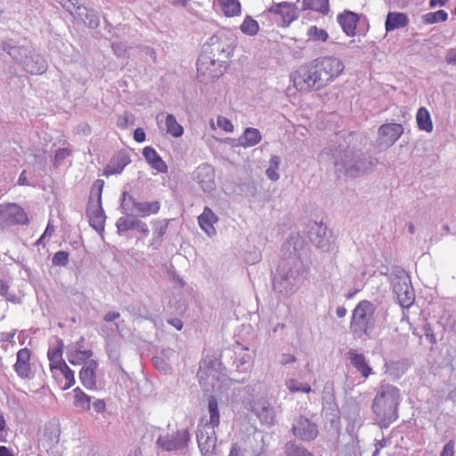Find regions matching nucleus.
<instances>
[{
  "mask_svg": "<svg viewBox=\"0 0 456 456\" xmlns=\"http://www.w3.org/2000/svg\"><path fill=\"white\" fill-rule=\"evenodd\" d=\"M284 247L288 250L293 247V252H289V256L279 262L273 276V288L276 293L283 297H289L303 285L308 268L297 254V251L303 247V240L298 234H291Z\"/></svg>",
  "mask_w": 456,
  "mask_h": 456,
  "instance_id": "nucleus-1",
  "label": "nucleus"
},
{
  "mask_svg": "<svg viewBox=\"0 0 456 456\" xmlns=\"http://www.w3.org/2000/svg\"><path fill=\"white\" fill-rule=\"evenodd\" d=\"M337 151L333 153L336 155ZM338 159L335 161L336 172L343 173L349 177H357L372 170L378 164V159L355 152L352 149L339 146Z\"/></svg>",
  "mask_w": 456,
  "mask_h": 456,
  "instance_id": "nucleus-2",
  "label": "nucleus"
},
{
  "mask_svg": "<svg viewBox=\"0 0 456 456\" xmlns=\"http://www.w3.org/2000/svg\"><path fill=\"white\" fill-rule=\"evenodd\" d=\"M6 52L22 69L31 75H41L47 70L46 60L31 46L15 45L9 42L3 44Z\"/></svg>",
  "mask_w": 456,
  "mask_h": 456,
  "instance_id": "nucleus-3",
  "label": "nucleus"
},
{
  "mask_svg": "<svg viewBox=\"0 0 456 456\" xmlns=\"http://www.w3.org/2000/svg\"><path fill=\"white\" fill-rule=\"evenodd\" d=\"M400 390L395 386L382 384L373 400L372 410L382 421L392 422L398 417Z\"/></svg>",
  "mask_w": 456,
  "mask_h": 456,
  "instance_id": "nucleus-4",
  "label": "nucleus"
},
{
  "mask_svg": "<svg viewBox=\"0 0 456 456\" xmlns=\"http://www.w3.org/2000/svg\"><path fill=\"white\" fill-rule=\"evenodd\" d=\"M223 364L216 355H206L200 363L197 373L199 382L206 391L221 392L226 375L223 372Z\"/></svg>",
  "mask_w": 456,
  "mask_h": 456,
  "instance_id": "nucleus-5",
  "label": "nucleus"
},
{
  "mask_svg": "<svg viewBox=\"0 0 456 456\" xmlns=\"http://www.w3.org/2000/svg\"><path fill=\"white\" fill-rule=\"evenodd\" d=\"M375 306L368 300L360 301L352 313L350 330L359 338H369L375 327Z\"/></svg>",
  "mask_w": 456,
  "mask_h": 456,
  "instance_id": "nucleus-6",
  "label": "nucleus"
},
{
  "mask_svg": "<svg viewBox=\"0 0 456 456\" xmlns=\"http://www.w3.org/2000/svg\"><path fill=\"white\" fill-rule=\"evenodd\" d=\"M294 86L301 92L317 91L325 87L314 62L300 66L293 75Z\"/></svg>",
  "mask_w": 456,
  "mask_h": 456,
  "instance_id": "nucleus-7",
  "label": "nucleus"
},
{
  "mask_svg": "<svg viewBox=\"0 0 456 456\" xmlns=\"http://www.w3.org/2000/svg\"><path fill=\"white\" fill-rule=\"evenodd\" d=\"M391 284L399 305L403 308L410 307L414 303L415 292L408 273L403 269H398L392 278Z\"/></svg>",
  "mask_w": 456,
  "mask_h": 456,
  "instance_id": "nucleus-8",
  "label": "nucleus"
},
{
  "mask_svg": "<svg viewBox=\"0 0 456 456\" xmlns=\"http://www.w3.org/2000/svg\"><path fill=\"white\" fill-rule=\"evenodd\" d=\"M234 47L235 38L230 34L221 32L209 38L208 44L203 46V51L225 61V59L232 54Z\"/></svg>",
  "mask_w": 456,
  "mask_h": 456,
  "instance_id": "nucleus-9",
  "label": "nucleus"
},
{
  "mask_svg": "<svg viewBox=\"0 0 456 456\" xmlns=\"http://www.w3.org/2000/svg\"><path fill=\"white\" fill-rule=\"evenodd\" d=\"M223 63L224 60H218L202 51L197 61L198 77L203 82L214 81L223 74Z\"/></svg>",
  "mask_w": 456,
  "mask_h": 456,
  "instance_id": "nucleus-10",
  "label": "nucleus"
},
{
  "mask_svg": "<svg viewBox=\"0 0 456 456\" xmlns=\"http://www.w3.org/2000/svg\"><path fill=\"white\" fill-rule=\"evenodd\" d=\"M322 83L326 86L336 79L344 70V63L337 57L324 56L313 61Z\"/></svg>",
  "mask_w": 456,
  "mask_h": 456,
  "instance_id": "nucleus-11",
  "label": "nucleus"
},
{
  "mask_svg": "<svg viewBox=\"0 0 456 456\" xmlns=\"http://www.w3.org/2000/svg\"><path fill=\"white\" fill-rule=\"evenodd\" d=\"M159 201L139 202L132 195L124 191L121 199V208L124 214H133L135 216L146 217L159 212Z\"/></svg>",
  "mask_w": 456,
  "mask_h": 456,
  "instance_id": "nucleus-12",
  "label": "nucleus"
},
{
  "mask_svg": "<svg viewBox=\"0 0 456 456\" xmlns=\"http://www.w3.org/2000/svg\"><path fill=\"white\" fill-rule=\"evenodd\" d=\"M190 440L189 431L180 429L172 435L159 436L156 441V445L165 452L178 451L186 448Z\"/></svg>",
  "mask_w": 456,
  "mask_h": 456,
  "instance_id": "nucleus-13",
  "label": "nucleus"
},
{
  "mask_svg": "<svg viewBox=\"0 0 456 456\" xmlns=\"http://www.w3.org/2000/svg\"><path fill=\"white\" fill-rule=\"evenodd\" d=\"M216 427L202 425L199 427L197 442L202 456H212L216 446Z\"/></svg>",
  "mask_w": 456,
  "mask_h": 456,
  "instance_id": "nucleus-14",
  "label": "nucleus"
},
{
  "mask_svg": "<svg viewBox=\"0 0 456 456\" xmlns=\"http://www.w3.org/2000/svg\"><path fill=\"white\" fill-rule=\"evenodd\" d=\"M312 243L322 251L332 249L334 240L331 232L322 224H314L309 232Z\"/></svg>",
  "mask_w": 456,
  "mask_h": 456,
  "instance_id": "nucleus-15",
  "label": "nucleus"
},
{
  "mask_svg": "<svg viewBox=\"0 0 456 456\" xmlns=\"http://www.w3.org/2000/svg\"><path fill=\"white\" fill-rule=\"evenodd\" d=\"M28 221V216L19 205L7 203L0 205V222L7 224H24Z\"/></svg>",
  "mask_w": 456,
  "mask_h": 456,
  "instance_id": "nucleus-16",
  "label": "nucleus"
},
{
  "mask_svg": "<svg viewBox=\"0 0 456 456\" xmlns=\"http://www.w3.org/2000/svg\"><path fill=\"white\" fill-rule=\"evenodd\" d=\"M215 176V170L208 164L200 165L192 173V179L207 193H210L216 189Z\"/></svg>",
  "mask_w": 456,
  "mask_h": 456,
  "instance_id": "nucleus-17",
  "label": "nucleus"
},
{
  "mask_svg": "<svg viewBox=\"0 0 456 456\" xmlns=\"http://www.w3.org/2000/svg\"><path fill=\"white\" fill-rule=\"evenodd\" d=\"M403 133V127L400 124H384L379 128L378 142L380 146L389 148L401 137Z\"/></svg>",
  "mask_w": 456,
  "mask_h": 456,
  "instance_id": "nucleus-18",
  "label": "nucleus"
},
{
  "mask_svg": "<svg viewBox=\"0 0 456 456\" xmlns=\"http://www.w3.org/2000/svg\"><path fill=\"white\" fill-rule=\"evenodd\" d=\"M292 430L294 435L303 441H312L319 433L317 425L303 416L295 420Z\"/></svg>",
  "mask_w": 456,
  "mask_h": 456,
  "instance_id": "nucleus-19",
  "label": "nucleus"
},
{
  "mask_svg": "<svg viewBox=\"0 0 456 456\" xmlns=\"http://www.w3.org/2000/svg\"><path fill=\"white\" fill-rule=\"evenodd\" d=\"M116 226L119 233L129 230H135L144 236H148L150 233L147 224L130 213L125 214L124 216L119 217L117 220Z\"/></svg>",
  "mask_w": 456,
  "mask_h": 456,
  "instance_id": "nucleus-20",
  "label": "nucleus"
},
{
  "mask_svg": "<svg viewBox=\"0 0 456 456\" xmlns=\"http://www.w3.org/2000/svg\"><path fill=\"white\" fill-rule=\"evenodd\" d=\"M70 14L91 28H97L100 22L97 12L94 10L87 9L80 2H78L77 7H74Z\"/></svg>",
  "mask_w": 456,
  "mask_h": 456,
  "instance_id": "nucleus-21",
  "label": "nucleus"
},
{
  "mask_svg": "<svg viewBox=\"0 0 456 456\" xmlns=\"http://www.w3.org/2000/svg\"><path fill=\"white\" fill-rule=\"evenodd\" d=\"M98 362L95 360L87 361L79 372V379L83 386L90 390L96 389V370Z\"/></svg>",
  "mask_w": 456,
  "mask_h": 456,
  "instance_id": "nucleus-22",
  "label": "nucleus"
},
{
  "mask_svg": "<svg viewBox=\"0 0 456 456\" xmlns=\"http://www.w3.org/2000/svg\"><path fill=\"white\" fill-rule=\"evenodd\" d=\"M359 19V15L351 11H344L337 17V20L343 32L348 37H354L355 35L356 25Z\"/></svg>",
  "mask_w": 456,
  "mask_h": 456,
  "instance_id": "nucleus-23",
  "label": "nucleus"
},
{
  "mask_svg": "<svg viewBox=\"0 0 456 456\" xmlns=\"http://www.w3.org/2000/svg\"><path fill=\"white\" fill-rule=\"evenodd\" d=\"M31 352L28 348H22L17 353V361L14 364V370L21 379L28 378L31 372L30 368Z\"/></svg>",
  "mask_w": 456,
  "mask_h": 456,
  "instance_id": "nucleus-24",
  "label": "nucleus"
},
{
  "mask_svg": "<svg viewBox=\"0 0 456 456\" xmlns=\"http://www.w3.org/2000/svg\"><path fill=\"white\" fill-rule=\"evenodd\" d=\"M217 221V216L208 207H205L203 212L198 216V223L200 227L209 237L216 235V231L214 224Z\"/></svg>",
  "mask_w": 456,
  "mask_h": 456,
  "instance_id": "nucleus-25",
  "label": "nucleus"
},
{
  "mask_svg": "<svg viewBox=\"0 0 456 456\" xmlns=\"http://www.w3.org/2000/svg\"><path fill=\"white\" fill-rule=\"evenodd\" d=\"M347 357L350 360L352 365L365 379H367L372 373V369L370 367L365 356L362 354L358 353L355 349H350L347 352Z\"/></svg>",
  "mask_w": 456,
  "mask_h": 456,
  "instance_id": "nucleus-26",
  "label": "nucleus"
},
{
  "mask_svg": "<svg viewBox=\"0 0 456 456\" xmlns=\"http://www.w3.org/2000/svg\"><path fill=\"white\" fill-rule=\"evenodd\" d=\"M270 12L279 14L282 19V23L288 26L296 19L294 4L289 2H281L273 4L269 9Z\"/></svg>",
  "mask_w": 456,
  "mask_h": 456,
  "instance_id": "nucleus-27",
  "label": "nucleus"
},
{
  "mask_svg": "<svg viewBox=\"0 0 456 456\" xmlns=\"http://www.w3.org/2000/svg\"><path fill=\"white\" fill-rule=\"evenodd\" d=\"M409 23L408 16L403 12H389L385 21V29L387 32L404 28Z\"/></svg>",
  "mask_w": 456,
  "mask_h": 456,
  "instance_id": "nucleus-28",
  "label": "nucleus"
},
{
  "mask_svg": "<svg viewBox=\"0 0 456 456\" xmlns=\"http://www.w3.org/2000/svg\"><path fill=\"white\" fill-rule=\"evenodd\" d=\"M142 155L148 164L159 173H167V166L158 152L151 146L145 147Z\"/></svg>",
  "mask_w": 456,
  "mask_h": 456,
  "instance_id": "nucleus-29",
  "label": "nucleus"
},
{
  "mask_svg": "<svg viewBox=\"0 0 456 456\" xmlns=\"http://www.w3.org/2000/svg\"><path fill=\"white\" fill-rule=\"evenodd\" d=\"M214 4H217L226 17H236L241 14V4L239 0H214Z\"/></svg>",
  "mask_w": 456,
  "mask_h": 456,
  "instance_id": "nucleus-30",
  "label": "nucleus"
},
{
  "mask_svg": "<svg viewBox=\"0 0 456 456\" xmlns=\"http://www.w3.org/2000/svg\"><path fill=\"white\" fill-rule=\"evenodd\" d=\"M129 162L130 159L126 154L119 153L114 156L107 165L105 174L107 175L120 174Z\"/></svg>",
  "mask_w": 456,
  "mask_h": 456,
  "instance_id": "nucleus-31",
  "label": "nucleus"
},
{
  "mask_svg": "<svg viewBox=\"0 0 456 456\" xmlns=\"http://www.w3.org/2000/svg\"><path fill=\"white\" fill-rule=\"evenodd\" d=\"M251 409L257 414L262 422L266 425H272L273 423V409L266 402H263L259 403V405L256 403L251 404Z\"/></svg>",
  "mask_w": 456,
  "mask_h": 456,
  "instance_id": "nucleus-32",
  "label": "nucleus"
},
{
  "mask_svg": "<svg viewBox=\"0 0 456 456\" xmlns=\"http://www.w3.org/2000/svg\"><path fill=\"white\" fill-rule=\"evenodd\" d=\"M262 135L258 129L247 127L239 138L240 145L244 148L252 147L260 142Z\"/></svg>",
  "mask_w": 456,
  "mask_h": 456,
  "instance_id": "nucleus-33",
  "label": "nucleus"
},
{
  "mask_svg": "<svg viewBox=\"0 0 456 456\" xmlns=\"http://www.w3.org/2000/svg\"><path fill=\"white\" fill-rule=\"evenodd\" d=\"M89 215V223L90 225L96 231V232H102L104 229V222L106 219V216L104 215V212L101 206H98L94 210H88Z\"/></svg>",
  "mask_w": 456,
  "mask_h": 456,
  "instance_id": "nucleus-34",
  "label": "nucleus"
},
{
  "mask_svg": "<svg viewBox=\"0 0 456 456\" xmlns=\"http://www.w3.org/2000/svg\"><path fill=\"white\" fill-rule=\"evenodd\" d=\"M59 441V435L54 429L52 428H45L43 434L39 438V444L45 450L49 451L53 448V446Z\"/></svg>",
  "mask_w": 456,
  "mask_h": 456,
  "instance_id": "nucleus-35",
  "label": "nucleus"
},
{
  "mask_svg": "<svg viewBox=\"0 0 456 456\" xmlns=\"http://www.w3.org/2000/svg\"><path fill=\"white\" fill-rule=\"evenodd\" d=\"M416 121L418 127L426 132H431L433 130V123L431 120L430 113L425 107H420L416 114Z\"/></svg>",
  "mask_w": 456,
  "mask_h": 456,
  "instance_id": "nucleus-36",
  "label": "nucleus"
},
{
  "mask_svg": "<svg viewBox=\"0 0 456 456\" xmlns=\"http://www.w3.org/2000/svg\"><path fill=\"white\" fill-rule=\"evenodd\" d=\"M92 355L93 352L91 350L76 349L67 353L68 360L72 365H84Z\"/></svg>",
  "mask_w": 456,
  "mask_h": 456,
  "instance_id": "nucleus-37",
  "label": "nucleus"
},
{
  "mask_svg": "<svg viewBox=\"0 0 456 456\" xmlns=\"http://www.w3.org/2000/svg\"><path fill=\"white\" fill-rule=\"evenodd\" d=\"M165 128L167 134L178 138L183 134V127L177 122L173 114H167L165 117Z\"/></svg>",
  "mask_w": 456,
  "mask_h": 456,
  "instance_id": "nucleus-38",
  "label": "nucleus"
},
{
  "mask_svg": "<svg viewBox=\"0 0 456 456\" xmlns=\"http://www.w3.org/2000/svg\"><path fill=\"white\" fill-rule=\"evenodd\" d=\"M208 410L209 412V421L205 425H212V427H218L220 422V415L218 411V403L214 395H210L208 399Z\"/></svg>",
  "mask_w": 456,
  "mask_h": 456,
  "instance_id": "nucleus-39",
  "label": "nucleus"
},
{
  "mask_svg": "<svg viewBox=\"0 0 456 456\" xmlns=\"http://www.w3.org/2000/svg\"><path fill=\"white\" fill-rule=\"evenodd\" d=\"M73 392L74 405L82 411H88L91 407V397L87 395L80 387H76Z\"/></svg>",
  "mask_w": 456,
  "mask_h": 456,
  "instance_id": "nucleus-40",
  "label": "nucleus"
},
{
  "mask_svg": "<svg viewBox=\"0 0 456 456\" xmlns=\"http://www.w3.org/2000/svg\"><path fill=\"white\" fill-rule=\"evenodd\" d=\"M284 454L285 456H314L303 445L293 441H289L285 444Z\"/></svg>",
  "mask_w": 456,
  "mask_h": 456,
  "instance_id": "nucleus-41",
  "label": "nucleus"
},
{
  "mask_svg": "<svg viewBox=\"0 0 456 456\" xmlns=\"http://www.w3.org/2000/svg\"><path fill=\"white\" fill-rule=\"evenodd\" d=\"M303 8L314 10L323 14H327L330 11L329 0H303Z\"/></svg>",
  "mask_w": 456,
  "mask_h": 456,
  "instance_id": "nucleus-42",
  "label": "nucleus"
},
{
  "mask_svg": "<svg viewBox=\"0 0 456 456\" xmlns=\"http://www.w3.org/2000/svg\"><path fill=\"white\" fill-rule=\"evenodd\" d=\"M240 31L247 36H256L259 31L258 22L251 16L247 15L240 26Z\"/></svg>",
  "mask_w": 456,
  "mask_h": 456,
  "instance_id": "nucleus-43",
  "label": "nucleus"
},
{
  "mask_svg": "<svg viewBox=\"0 0 456 456\" xmlns=\"http://www.w3.org/2000/svg\"><path fill=\"white\" fill-rule=\"evenodd\" d=\"M281 159L279 156L273 155L269 160V167H267L265 174L271 181H277L280 178L278 169L280 167Z\"/></svg>",
  "mask_w": 456,
  "mask_h": 456,
  "instance_id": "nucleus-44",
  "label": "nucleus"
},
{
  "mask_svg": "<svg viewBox=\"0 0 456 456\" xmlns=\"http://www.w3.org/2000/svg\"><path fill=\"white\" fill-rule=\"evenodd\" d=\"M448 19V13L444 10H439L434 12H428L422 15V21L425 24H435L445 21Z\"/></svg>",
  "mask_w": 456,
  "mask_h": 456,
  "instance_id": "nucleus-45",
  "label": "nucleus"
},
{
  "mask_svg": "<svg viewBox=\"0 0 456 456\" xmlns=\"http://www.w3.org/2000/svg\"><path fill=\"white\" fill-rule=\"evenodd\" d=\"M286 387L291 392H302L310 393L312 391L311 387L306 383H301L296 379H289L285 381Z\"/></svg>",
  "mask_w": 456,
  "mask_h": 456,
  "instance_id": "nucleus-46",
  "label": "nucleus"
},
{
  "mask_svg": "<svg viewBox=\"0 0 456 456\" xmlns=\"http://www.w3.org/2000/svg\"><path fill=\"white\" fill-rule=\"evenodd\" d=\"M306 35L309 39L314 41L325 42L329 38L328 32L323 28H318L317 26H310L307 29Z\"/></svg>",
  "mask_w": 456,
  "mask_h": 456,
  "instance_id": "nucleus-47",
  "label": "nucleus"
},
{
  "mask_svg": "<svg viewBox=\"0 0 456 456\" xmlns=\"http://www.w3.org/2000/svg\"><path fill=\"white\" fill-rule=\"evenodd\" d=\"M56 343L57 346L55 347H50L48 349L47 357L49 360H57L61 365H64V360L62 359L63 342L61 339L58 338Z\"/></svg>",
  "mask_w": 456,
  "mask_h": 456,
  "instance_id": "nucleus-48",
  "label": "nucleus"
},
{
  "mask_svg": "<svg viewBox=\"0 0 456 456\" xmlns=\"http://www.w3.org/2000/svg\"><path fill=\"white\" fill-rule=\"evenodd\" d=\"M58 372L65 379V383L62 386L63 390L69 389L75 384L74 371L70 370L68 365L64 366V368L59 370Z\"/></svg>",
  "mask_w": 456,
  "mask_h": 456,
  "instance_id": "nucleus-49",
  "label": "nucleus"
},
{
  "mask_svg": "<svg viewBox=\"0 0 456 456\" xmlns=\"http://www.w3.org/2000/svg\"><path fill=\"white\" fill-rule=\"evenodd\" d=\"M167 223L157 221L153 232L152 245L156 244V248L159 246L160 238L166 233Z\"/></svg>",
  "mask_w": 456,
  "mask_h": 456,
  "instance_id": "nucleus-50",
  "label": "nucleus"
},
{
  "mask_svg": "<svg viewBox=\"0 0 456 456\" xmlns=\"http://www.w3.org/2000/svg\"><path fill=\"white\" fill-rule=\"evenodd\" d=\"M10 280L0 278V296L5 297L8 301L15 302L16 297L13 294H9Z\"/></svg>",
  "mask_w": 456,
  "mask_h": 456,
  "instance_id": "nucleus-51",
  "label": "nucleus"
},
{
  "mask_svg": "<svg viewBox=\"0 0 456 456\" xmlns=\"http://www.w3.org/2000/svg\"><path fill=\"white\" fill-rule=\"evenodd\" d=\"M53 265L65 266L69 262V253L66 251H58L52 259Z\"/></svg>",
  "mask_w": 456,
  "mask_h": 456,
  "instance_id": "nucleus-52",
  "label": "nucleus"
},
{
  "mask_svg": "<svg viewBox=\"0 0 456 456\" xmlns=\"http://www.w3.org/2000/svg\"><path fill=\"white\" fill-rule=\"evenodd\" d=\"M71 150L68 148H61L57 150L54 156V165L59 167L61 165L62 161L71 156Z\"/></svg>",
  "mask_w": 456,
  "mask_h": 456,
  "instance_id": "nucleus-53",
  "label": "nucleus"
},
{
  "mask_svg": "<svg viewBox=\"0 0 456 456\" xmlns=\"http://www.w3.org/2000/svg\"><path fill=\"white\" fill-rule=\"evenodd\" d=\"M107 353H108L109 358L112 362H116L117 364H119L120 354H119V349L116 345L108 343Z\"/></svg>",
  "mask_w": 456,
  "mask_h": 456,
  "instance_id": "nucleus-54",
  "label": "nucleus"
},
{
  "mask_svg": "<svg viewBox=\"0 0 456 456\" xmlns=\"http://www.w3.org/2000/svg\"><path fill=\"white\" fill-rule=\"evenodd\" d=\"M262 389L261 384H249L244 387L245 393H247L250 398L257 396Z\"/></svg>",
  "mask_w": 456,
  "mask_h": 456,
  "instance_id": "nucleus-55",
  "label": "nucleus"
},
{
  "mask_svg": "<svg viewBox=\"0 0 456 456\" xmlns=\"http://www.w3.org/2000/svg\"><path fill=\"white\" fill-rule=\"evenodd\" d=\"M217 126L225 132H232L233 130L232 123L225 117L219 116L217 118Z\"/></svg>",
  "mask_w": 456,
  "mask_h": 456,
  "instance_id": "nucleus-56",
  "label": "nucleus"
},
{
  "mask_svg": "<svg viewBox=\"0 0 456 456\" xmlns=\"http://www.w3.org/2000/svg\"><path fill=\"white\" fill-rule=\"evenodd\" d=\"M112 50L114 53L118 57H125L127 52L126 46L121 42L113 43Z\"/></svg>",
  "mask_w": 456,
  "mask_h": 456,
  "instance_id": "nucleus-57",
  "label": "nucleus"
},
{
  "mask_svg": "<svg viewBox=\"0 0 456 456\" xmlns=\"http://www.w3.org/2000/svg\"><path fill=\"white\" fill-rule=\"evenodd\" d=\"M64 9H66L69 13L77 7L79 0H56Z\"/></svg>",
  "mask_w": 456,
  "mask_h": 456,
  "instance_id": "nucleus-58",
  "label": "nucleus"
},
{
  "mask_svg": "<svg viewBox=\"0 0 456 456\" xmlns=\"http://www.w3.org/2000/svg\"><path fill=\"white\" fill-rule=\"evenodd\" d=\"M454 442L449 441L443 448L440 456H454Z\"/></svg>",
  "mask_w": 456,
  "mask_h": 456,
  "instance_id": "nucleus-59",
  "label": "nucleus"
},
{
  "mask_svg": "<svg viewBox=\"0 0 456 456\" xmlns=\"http://www.w3.org/2000/svg\"><path fill=\"white\" fill-rule=\"evenodd\" d=\"M54 232V226L53 224L51 223V221L48 222L47 225H46V228L45 230V232L43 233V235L37 240V244H40L44 240L45 238L46 237H51Z\"/></svg>",
  "mask_w": 456,
  "mask_h": 456,
  "instance_id": "nucleus-60",
  "label": "nucleus"
},
{
  "mask_svg": "<svg viewBox=\"0 0 456 456\" xmlns=\"http://www.w3.org/2000/svg\"><path fill=\"white\" fill-rule=\"evenodd\" d=\"M50 361V370L53 372L54 377H57L58 371L64 368V366L67 365V363L64 362V365H61L59 363V361L57 360H49Z\"/></svg>",
  "mask_w": 456,
  "mask_h": 456,
  "instance_id": "nucleus-61",
  "label": "nucleus"
},
{
  "mask_svg": "<svg viewBox=\"0 0 456 456\" xmlns=\"http://www.w3.org/2000/svg\"><path fill=\"white\" fill-rule=\"evenodd\" d=\"M94 411L97 413H102L106 409L105 401L102 399H97L92 403Z\"/></svg>",
  "mask_w": 456,
  "mask_h": 456,
  "instance_id": "nucleus-62",
  "label": "nucleus"
},
{
  "mask_svg": "<svg viewBox=\"0 0 456 456\" xmlns=\"http://www.w3.org/2000/svg\"><path fill=\"white\" fill-rule=\"evenodd\" d=\"M296 361H297V358H296L295 355L289 354H282L281 356L280 362L282 365H287V364H289V363H293Z\"/></svg>",
  "mask_w": 456,
  "mask_h": 456,
  "instance_id": "nucleus-63",
  "label": "nucleus"
},
{
  "mask_svg": "<svg viewBox=\"0 0 456 456\" xmlns=\"http://www.w3.org/2000/svg\"><path fill=\"white\" fill-rule=\"evenodd\" d=\"M445 60L449 64H456V48H451L448 50Z\"/></svg>",
  "mask_w": 456,
  "mask_h": 456,
  "instance_id": "nucleus-64",
  "label": "nucleus"
}]
</instances>
